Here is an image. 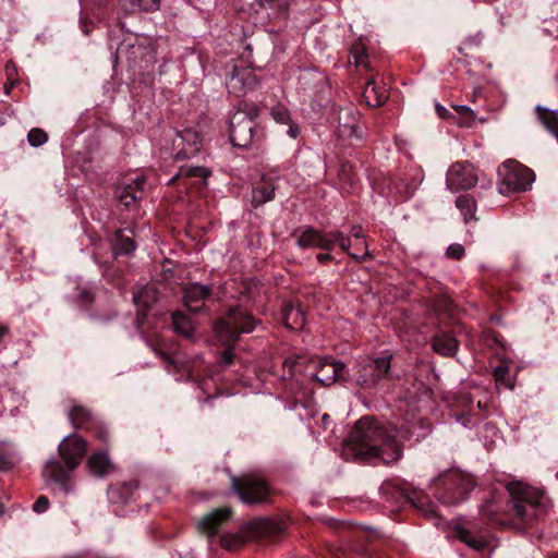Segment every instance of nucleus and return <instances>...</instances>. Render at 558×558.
I'll return each instance as SVG.
<instances>
[{"instance_id": "obj_18", "label": "nucleus", "mask_w": 558, "mask_h": 558, "mask_svg": "<svg viewBox=\"0 0 558 558\" xmlns=\"http://www.w3.org/2000/svg\"><path fill=\"white\" fill-rule=\"evenodd\" d=\"M45 475L56 483L63 493L73 492L74 482L69 471L64 470L60 462L56 460L48 461L45 466Z\"/></svg>"}, {"instance_id": "obj_13", "label": "nucleus", "mask_w": 558, "mask_h": 558, "mask_svg": "<svg viewBox=\"0 0 558 558\" xmlns=\"http://www.w3.org/2000/svg\"><path fill=\"white\" fill-rule=\"evenodd\" d=\"M345 373L347 367L344 363L324 357L317 362L314 377L324 386H330L336 380L344 378Z\"/></svg>"}, {"instance_id": "obj_44", "label": "nucleus", "mask_w": 558, "mask_h": 558, "mask_svg": "<svg viewBox=\"0 0 558 558\" xmlns=\"http://www.w3.org/2000/svg\"><path fill=\"white\" fill-rule=\"evenodd\" d=\"M49 508V500L46 496H39L33 505V510L36 513H44Z\"/></svg>"}, {"instance_id": "obj_16", "label": "nucleus", "mask_w": 558, "mask_h": 558, "mask_svg": "<svg viewBox=\"0 0 558 558\" xmlns=\"http://www.w3.org/2000/svg\"><path fill=\"white\" fill-rule=\"evenodd\" d=\"M146 178L144 175H136L130 179V182L121 189H118L119 201L125 206L134 205L138 199H142L145 193Z\"/></svg>"}, {"instance_id": "obj_54", "label": "nucleus", "mask_w": 558, "mask_h": 558, "mask_svg": "<svg viewBox=\"0 0 558 558\" xmlns=\"http://www.w3.org/2000/svg\"><path fill=\"white\" fill-rule=\"evenodd\" d=\"M3 513V506L0 504V514Z\"/></svg>"}, {"instance_id": "obj_35", "label": "nucleus", "mask_w": 558, "mask_h": 558, "mask_svg": "<svg viewBox=\"0 0 558 558\" xmlns=\"http://www.w3.org/2000/svg\"><path fill=\"white\" fill-rule=\"evenodd\" d=\"M494 378L498 385H501L508 389H513L514 380L510 374V369L507 365L501 364L495 367Z\"/></svg>"}, {"instance_id": "obj_43", "label": "nucleus", "mask_w": 558, "mask_h": 558, "mask_svg": "<svg viewBox=\"0 0 558 558\" xmlns=\"http://www.w3.org/2000/svg\"><path fill=\"white\" fill-rule=\"evenodd\" d=\"M446 254L448 257L460 259L464 255V247L458 243L451 244L448 246Z\"/></svg>"}, {"instance_id": "obj_15", "label": "nucleus", "mask_w": 558, "mask_h": 558, "mask_svg": "<svg viewBox=\"0 0 558 558\" xmlns=\"http://www.w3.org/2000/svg\"><path fill=\"white\" fill-rule=\"evenodd\" d=\"M232 515L230 507L215 509L202 517L197 522V529L201 533L214 536L218 533L222 523L227 522Z\"/></svg>"}, {"instance_id": "obj_22", "label": "nucleus", "mask_w": 558, "mask_h": 558, "mask_svg": "<svg viewBox=\"0 0 558 558\" xmlns=\"http://www.w3.org/2000/svg\"><path fill=\"white\" fill-rule=\"evenodd\" d=\"M365 102L371 107L381 106L388 98L387 89L378 86L375 80H368L362 94Z\"/></svg>"}, {"instance_id": "obj_49", "label": "nucleus", "mask_w": 558, "mask_h": 558, "mask_svg": "<svg viewBox=\"0 0 558 558\" xmlns=\"http://www.w3.org/2000/svg\"><path fill=\"white\" fill-rule=\"evenodd\" d=\"M97 437H98L101 441L106 442V441H108V439H109V433H108L107 430L100 429V430L98 432V434H97Z\"/></svg>"}, {"instance_id": "obj_50", "label": "nucleus", "mask_w": 558, "mask_h": 558, "mask_svg": "<svg viewBox=\"0 0 558 558\" xmlns=\"http://www.w3.org/2000/svg\"><path fill=\"white\" fill-rule=\"evenodd\" d=\"M9 332V327L7 325L0 324V340Z\"/></svg>"}, {"instance_id": "obj_7", "label": "nucleus", "mask_w": 558, "mask_h": 558, "mask_svg": "<svg viewBox=\"0 0 558 558\" xmlns=\"http://www.w3.org/2000/svg\"><path fill=\"white\" fill-rule=\"evenodd\" d=\"M498 189L501 194L525 192L534 181L533 171L515 160L505 161L498 168Z\"/></svg>"}, {"instance_id": "obj_5", "label": "nucleus", "mask_w": 558, "mask_h": 558, "mask_svg": "<svg viewBox=\"0 0 558 558\" xmlns=\"http://www.w3.org/2000/svg\"><path fill=\"white\" fill-rule=\"evenodd\" d=\"M231 489L243 504L248 506L262 505L270 500L269 484L264 477L256 474L232 476Z\"/></svg>"}, {"instance_id": "obj_26", "label": "nucleus", "mask_w": 558, "mask_h": 558, "mask_svg": "<svg viewBox=\"0 0 558 558\" xmlns=\"http://www.w3.org/2000/svg\"><path fill=\"white\" fill-rule=\"evenodd\" d=\"M432 347L435 352L444 355L451 356L458 350V341L449 333H441L434 337Z\"/></svg>"}, {"instance_id": "obj_31", "label": "nucleus", "mask_w": 558, "mask_h": 558, "mask_svg": "<svg viewBox=\"0 0 558 558\" xmlns=\"http://www.w3.org/2000/svg\"><path fill=\"white\" fill-rule=\"evenodd\" d=\"M68 416L75 428L83 427L90 420V412L82 404L73 402L69 409Z\"/></svg>"}, {"instance_id": "obj_41", "label": "nucleus", "mask_w": 558, "mask_h": 558, "mask_svg": "<svg viewBox=\"0 0 558 558\" xmlns=\"http://www.w3.org/2000/svg\"><path fill=\"white\" fill-rule=\"evenodd\" d=\"M338 135L341 137H353L356 136V124L355 119L351 118L350 122L344 124H339L338 126Z\"/></svg>"}, {"instance_id": "obj_10", "label": "nucleus", "mask_w": 558, "mask_h": 558, "mask_svg": "<svg viewBox=\"0 0 558 558\" xmlns=\"http://www.w3.org/2000/svg\"><path fill=\"white\" fill-rule=\"evenodd\" d=\"M477 180L475 168L468 161L452 163L446 174V184L451 192L470 190L476 185Z\"/></svg>"}, {"instance_id": "obj_29", "label": "nucleus", "mask_w": 558, "mask_h": 558, "mask_svg": "<svg viewBox=\"0 0 558 558\" xmlns=\"http://www.w3.org/2000/svg\"><path fill=\"white\" fill-rule=\"evenodd\" d=\"M161 356L167 362V371L169 373L172 372V368L178 372H180L182 369L183 372L186 373V378L193 377L194 373L196 372V363L199 362V360L197 359L196 361H193L190 363V362L180 360L179 356L170 357L165 353H161Z\"/></svg>"}, {"instance_id": "obj_19", "label": "nucleus", "mask_w": 558, "mask_h": 558, "mask_svg": "<svg viewBox=\"0 0 558 558\" xmlns=\"http://www.w3.org/2000/svg\"><path fill=\"white\" fill-rule=\"evenodd\" d=\"M457 536L469 547L480 550L487 545L486 534L475 522H469L465 526L457 527Z\"/></svg>"}, {"instance_id": "obj_45", "label": "nucleus", "mask_w": 558, "mask_h": 558, "mask_svg": "<svg viewBox=\"0 0 558 558\" xmlns=\"http://www.w3.org/2000/svg\"><path fill=\"white\" fill-rule=\"evenodd\" d=\"M345 238H350V240L352 241V239L361 240V239H364L365 236H364L363 229L361 226H353L350 229L349 235H345Z\"/></svg>"}, {"instance_id": "obj_21", "label": "nucleus", "mask_w": 558, "mask_h": 558, "mask_svg": "<svg viewBox=\"0 0 558 558\" xmlns=\"http://www.w3.org/2000/svg\"><path fill=\"white\" fill-rule=\"evenodd\" d=\"M133 300L138 315H145V312L158 300V290L153 283L146 284L133 294Z\"/></svg>"}, {"instance_id": "obj_51", "label": "nucleus", "mask_w": 558, "mask_h": 558, "mask_svg": "<svg viewBox=\"0 0 558 558\" xmlns=\"http://www.w3.org/2000/svg\"><path fill=\"white\" fill-rule=\"evenodd\" d=\"M269 523L268 520L266 519H263V520H259V521H256L254 524L260 526L262 529L264 530H267L268 527L266 526L267 524Z\"/></svg>"}, {"instance_id": "obj_33", "label": "nucleus", "mask_w": 558, "mask_h": 558, "mask_svg": "<svg viewBox=\"0 0 558 558\" xmlns=\"http://www.w3.org/2000/svg\"><path fill=\"white\" fill-rule=\"evenodd\" d=\"M454 111L459 116L458 118L454 117L456 123L459 126L470 128L475 122V112L465 105H457L453 106Z\"/></svg>"}, {"instance_id": "obj_25", "label": "nucleus", "mask_w": 558, "mask_h": 558, "mask_svg": "<svg viewBox=\"0 0 558 558\" xmlns=\"http://www.w3.org/2000/svg\"><path fill=\"white\" fill-rule=\"evenodd\" d=\"M271 117L277 123L287 124L289 126L288 134L292 138H296L300 134V128L295 124L288 108L283 105H277L271 109Z\"/></svg>"}, {"instance_id": "obj_39", "label": "nucleus", "mask_w": 558, "mask_h": 558, "mask_svg": "<svg viewBox=\"0 0 558 558\" xmlns=\"http://www.w3.org/2000/svg\"><path fill=\"white\" fill-rule=\"evenodd\" d=\"M133 8H137L142 11H155L159 8L160 0H129Z\"/></svg>"}, {"instance_id": "obj_34", "label": "nucleus", "mask_w": 558, "mask_h": 558, "mask_svg": "<svg viewBox=\"0 0 558 558\" xmlns=\"http://www.w3.org/2000/svg\"><path fill=\"white\" fill-rule=\"evenodd\" d=\"M172 324L174 330L185 337H190L193 332L191 319L182 313L177 312L172 314Z\"/></svg>"}, {"instance_id": "obj_17", "label": "nucleus", "mask_w": 558, "mask_h": 558, "mask_svg": "<svg viewBox=\"0 0 558 558\" xmlns=\"http://www.w3.org/2000/svg\"><path fill=\"white\" fill-rule=\"evenodd\" d=\"M210 294L208 286L192 283L184 288L183 302L185 307L193 313L203 308L205 301Z\"/></svg>"}, {"instance_id": "obj_2", "label": "nucleus", "mask_w": 558, "mask_h": 558, "mask_svg": "<svg viewBox=\"0 0 558 558\" xmlns=\"http://www.w3.org/2000/svg\"><path fill=\"white\" fill-rule=\"evenodd\" d=\"M401 446L377 421L369 416L360 418L348 439L343 441L344 459H380L391 463L401 457Z\"/></svg>"}, {"instance_id": "obj_14", "label": "nucleus", "mask_w": 558, "mask_h": 558, "mask_svg": "<svg viewBox=\"0 0 558 558\" xmlns=\"http://www.w3.org/2000/svg\"><path fill=\"white\" fill-rule=\"evenodd\" d=\"M256 84L257 80L251 69L235 66L226 82V87L230 94L241 97Z\"/></svg>"}, {"instance_id": "obj_30", "label": "nucleus", "mask_w": 558, "mask_h": 558, "mask_svg": "<svg viewBox=\"0 0 558 558\" xmlns=\"http://www.w3.org/2000/svg\"><path fill=\"white\" fill-rule=\"evenodd\" d=\"M456 206L463 216L465 223L475 220L476 202L470 195H460L456 199Z\"/></svg>"}, {"instance_id": "obj_38", "label": "nucleus", "mask_w": 558, "mask_h": 558, "mask_svg": "<svg viewBox=\"0 0 558 558\" xmlns=\"http://www.w3.org/2000/svg\"><path fill=\"white\" fill-rule=\"evenodd\" d=\"M410 500L413 504V506H415L416 508H420L426 517L433 518V517L437 515L436 510L434 509V507L432 505H429L427 502V500L424 496H418V497L412 498Z\"/></svg>"}, {"instance_id": "obj_36", "label": "nucleus", "mask_w": 558, "mask_h": 558, "mask_svg": "<svg viewBox=\"0 0 558 558\" xmlns=\"http://www.w3.org/2000/svg\"><path fill=\"white\" fill-rule=\"evenodd\" d=\"M350 53H351L356 66H363L366 64L365 63V61L367 59L366 47L361 40H359L352 45Z\"/></svg>"}, {"instance_id": "obj_47", "label": "nucleus", "mask_w": 558, "mask_h": 558, "mask_svg": "<svg viewBox=\"0 0 558 558\" xmlns=\"http://www.w3.org/2000/svg\"><path fill=\"white\" fill-rule=\"evenodd\" d=\"M121 488L122 489H125L128 493H132L133 489L137 488V483L132 481V482H128V483H123L121 485Z\"/></svg>"}, {"instance_id": "obj_32", "label": "nucleus", "mask_w": 558, "mask_h": 558, "mask_svg": "<svg viewBox=\"0 0 558 558\" xmlns=\"http://www.w3.org/2000/svg\"><path fill=\"white\" fill-rule=\"evenodd\" d=\"M136 248L134 240L125 234V230H118L114 235L113 250L116 254L128 255Z\"/></svg>"}, {"instance_id": "obj_11", "label": "nucleus", "mask_w": 558, "mask_h": 558, "mask_svg": "<svg viewBox=\"0 0 558 558\" xmlns=\"http://www.w3.org/2000/svg\"><path fill=\"white\" fill-rule=\"evenodd\" d=\"M58 449L68 470L73 471L86 452V441L80 436H70L60 442Z\"/></svg>"}, {"instance_id": "obj_23", "label": "nucleus", "mask_w": 558, "mask_h": 558, "mask_svg": "<svg viewBox=\"0 0 558 558\" xmlns=\"http://www.w3.org/2000/svg\"><path fill=\"white\" fill-rule=\"evenodd\" d=\"M208 175L209 171L204 167L184 166L180 168V171L175 177L170 179L169 183L179 180L180 182H183L184 185H187L185 180L196 178L198 179V185H205Z\"/></svg>"}, {"instance_id": "obj_12", "label": "nucleus", "mask_w": 558, "mask_h": 558, "mask_svg": "<svg viewBox=\"0 0 558 558\" xmlns=\"http://www.w3.org/2000/svg\"><path fill=\"white\" fill-rule=\"evenodd\" d=\"M175 157L180 159L191 158L199 151L201 136L194 129H184L173 140Z\"/></svg>"}, {"instance_id": "obj_24", "label": "nucleus", "mask_w": 558, "mask_h": 558, "mask_svg": "<svg viewBox=\"0 0 558 558\" xmlns=\"http://www.w3.org/2000/svg\"><path fill=\"white\" fill-rule=\"evenodd\" d=\"M275 196V185L270 181H262L253 187L252 205L258 207L271 201Z\"/></svg>"}, {"instance_id": "obj_42", "label": "nucleus", "mask_w": 558, "mask_h": 558, "mask_svg": "<svg viewBox=\"0 0 558 558\" xmlns=\"http://www.w3.org/2000/svg\"><path fill=\"white\" fill-rule=\"evenodd\" d=\"M4 71L8 80L5 89L8 90L9 86L12 87L17 82V69L12 61H8Z\"/></svg>"}, {"instance_id": "obj_4", "label": "nucleus", "mask_w": 558, "mask_h": 558, "mask_svg": "<svg viewBox=\"0 0 558 558\" xmlns=\"http://www.w3.org/2000/svg\"><path fill=\"white\" fill-rule=\"evenodd\" d=\"M255 318L245 310L235 306L215 326L219 341L226 347L221 355V364L229 366L233 363L232 347L241 333L252 332L256 327Z\"/></svg>"}, {"instance_id": "obj_37", "label": "nucleus", "mask_w": 558, "mask_h": 558, "mask_svg": "<svg viewBox=\"0 0 558 558\" xmlns=\"http://www.w3.org/2000/svg\"><path fill=\"white\" fill-rule=\"evenodd\" d=\"M27 141L31 146L39 147L48 141V135L44 130L34 128L28 132Z\"/></svg>"}, {"instance_id": "obj_3", "label": "nucleus", "mask_w": 558, "mask_h": 558, "mask_svg": "<svg viewBox=\"0 0 558 558\" xmlns=\"http://www.w3.org/2000/svg\"><path fill=\"white\" fill-rule=\"evenodd\" d=\"M296 244L302 248H320L324 251H331L335 245H339L343 252H347L356 260L362 262L372 258L365 238L351 241L339 230L322 232L308 227L299 235Z\"/></svg>"}, {"instance_id": "obj_8", "label": "nucleus", "mask_w": 558, "mask_h": 558, "mask_svg": "<svg viewBox=\"0 0 558 558\" xmlns=\"http://www.w3.org/2000/svg\"><path fill=\"white\" fill-rule=\"evenodd\" d=\"M474 485L472 476L451 470L439 480L440 499L446 505H457L468 497Z\"/></svg>"}, {"instance_id": "obj_52", "label": "nucleus", "mask_w": 558, "mask_h": 558, "mask_svg": "<svg viewBox=\"0 0 558 558\" xmlns=\"http://www.w3.org/2000/svg\"><path fill=\"white\" fill-rule=\"evenodd\" d=\"M322 422L325 426H327L330 423V416L328 414H324L322 416Z\"/></svg>"}, {"instance_id": "obj_40", "label": "nucleus", "mask_w": 558, "mask_h": 558, "mask_svg": "<svg viewBox=\"0 0 558 558\" xmlns=\"http://www.w3.org/2000/svg\"><path fill=\"white\" fill-rule=\"evenodd\" d=\"M220 544L227 549H234L242 544V537L238 534H225L220 537Z\"/></svg>"}, {"instance_id": "obj_48", "label": "nucleus", "mask_w": 558, "mask_h": 558, "mask_svg": "<svg viewBox=\"0 0 558 558\" xmlns=\"http://www.w3.org/2000/svg\"><path fill=\"white\" fill-rule=\"evenodd\" d=\"M316 258L319 263H326L327 260H331L332 256L329 253H318Z\"/></svg>"}, {"instance_id": "obj_27", "label": "nucleus", "mask_w": 558, "mask_h": 558, "mask_svg": "<svg viewBox=\"0 0 558 558\" xmlns=\"http://www.w3.org/2000/svg\"><path fill=\"white\" fill-rule=\"evenodd\" d=\"M284 326L290 329H301L305 324V318L300 308L293 305H286L282 310Z\"/></svg>"}, {"instance_id": "obj_6", "label": "nucleus", "mask_w": 558, "mask_h": 558, "mask_svg": "<svg viewBox=\"0 0 558 558\" xmlns=\"http://www.w3.org/2000/svg\"><path fill=\"white\" fill-rule=\"evenodd\" d=\"M392 354L385 352L378 357H363L356 363L354 375L359 386L374 388L381 380L390 378Z\"/></svg>"}, {"instance_id": "obj_28", "label": "nucleus", "mask_w": 558, "mask_h": 558, "mask_svg": "<svg viewBox=\"0 0 558 558\" xmlns=\"http://www.w3.org/2000/svg\"><path fill=\"white\" fill-rule=\"evenodd\" d=\"M21 461L17 452L4 441H0V471H9Z\"/></svg>"}, {"instance_id": "obj_1", "label": "nucleus", "mask_w": 558, "mask_h": 558, "mask_svg": "<svg viewBox=\"0 0 558 558\" xmlns=\"http://www.w3.org/2000/svg\"><path fill=\"white\" fill-rule=\"evenodd\" d=\"M507 490L508 500L493 497L481 507V518L487 525L520 529L548 509V498L535 487L513 482L507 486Z\"/></svg>"}, {"instance_id": "obj_9", "label": "nucleus", "mask_w": 558, "mask_h": 558, "mask_svg": "<svg viewBox=\"0 0 558 558\" xmlns=\"http://www.w3.org/2000/svg\"><path fill=\"white\" fill-rule=\"evenodd\" d=\"M256 122L254 117L245 112H235L230 119L229 137L233 146L246 148L254 137Z\"/></svg>"}, {"instance_id": "obj_46", "label": "nucleus", "mask_w": 558, "mask_h": 558, "mask_svg": "<svg viewBox=\"0 0 558 558\" xmlns=\"http://www.w3.org/2000/svg\"><path fill=\"white\" fill-rule=\"evenodd\" d=\"M435 109L437 114L442 119L451 117L449 110L446 107L441 106L440 104H436Z\"/></svg>"}, {"instance_id": "obj_20", "label": "nucleus", "mask_w": 558, "mask_h": 558, "mask_svg": "<svg viewBox=\"0 0 558 558\" xmlns=\"http://www.w3.org/2000/svg\"><path fill=\"white\" fill-rule=\"evenodd\" d=\"M87 468L93 476L102 478L114 471V464L106 450L96 451L87 459Z\"/></svg>"}, {"instance_id": "obj_53", "label": "nucleus", "mask_w": 558, "mask_h": 558, "mask_svg": "<svg viewBox=\"0 0 558 558\" xmlns=\"http://www.w3.org/2000/svg\"><path fill=\"white\" fill-rule=\"evenodd\" d=\"M477 407H478L480 409L484 408V405H483V403H482L481 401H478Z\"/></svg>"}]
</instances>
